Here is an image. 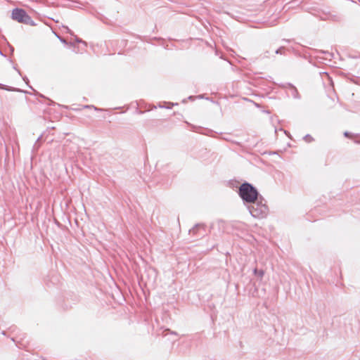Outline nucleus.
Listing matches in <instances>:
<instances>
[{
    "instance_id": "4",
    "label": "nucleus",
    "mask_w": 360,
    "mask_h": 360,
    "mask_svg": "<svg viewBox=\"0 0 360 360\" xmlns=\"http://www.w3.org/2000/svg\"><path fill=\"white\" fill-rule=\"evenodd\" d=\"M345 135L346 136H349V134H348L347 132H345Z\"/></svg>"
},
{
    "instance_id": "3",
    "label": "nucleus",
    "mask_w": 360,
    "mask_h": 360,
    "mask_svg": "<svg viewBox=\"0 0 360 360\" xmlns=\"http://www.w3.org/2000/svg\"><path fill=\"white\" fill-rule=\"evenodd\" d=\"M251 213L254 216V217H259V214L258 213L256 212V210H251Z\"/></svg>"
},
{
    "instance_id": "2",
    "label": "nucleus",
    "mask_w": 360,
    "mask_h": 360,
    "mask_svg": "<svg viewBox=\"0 0 360 360\" xmlns=\"http://www.w3.org/2000/svg\"><path fill=\"white\" fill-rule=\"evenodd\" d=\"M11 18L20 23L32 26L35 25L30 16L28 15L26 11L22 8L13 9L11 13Z\"/></svg>"
},
{
    "instance_id": "1",
    "label": "nucleus",
    "mask_w": 360,
    "mask_h": 360,
    "mask_svg": "<svg viewBox=\"0 0 360 360\" xmlns=\"http://www.w3.org/2000/svg\"><path fill=\"white\" fill-rule=\"evenodd\" d=\"M239 195L243 200L254 203L257 199L258 192L250 184L244 183L239 188Z\"/></svg>"
}]
</instances>
